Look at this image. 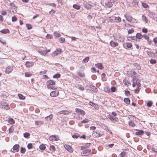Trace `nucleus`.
I'll use <instances>...</instances> for the list:
<instances>
[{"instance_id":"51","label":"nucleus","mask_w":157,"mask_h":157,"mask_svg":"<svg viewBox=\"0 0 157 157\" xmlns=\"http://www.w3.org/2000/svg\"><path fill=\"white\" fill-rule=\"evenodd\" d=\"M129 124L130 126L132 127H134L135 126V124L132 121H131L129 123Z\"/></svg>"},{"instance_id":"30","label":"nucleus","mask_w":157,"mask_h":157,"mask_svg":"<svg viewBox=\"0 0 157 157\" xmlns=\"http://www.w3.org/2000/svg\"><path fill=\"white\" fill-rule=\"evenodd\" d=\"M8 122L10 124H13L15 123L14 120L12 118H10L8 121Z\"/></svg>"},{"instance_id":"4","label":"nucleus","mask_w":157,"mask_h":157,"mask_svg":"<svg viewBox=\"0 0 157 157\" xmlns=\"http://www.w3.org/2000/svg\"><path fill=\"white\" fill-rule=\"evenodd\" d=\"M86 88L87 90H92L94 92H96L97 91V88H96L91 85L86 86Z\"/></svg>"},{"instance_id":"36","label":"nucleus","mask_w":157,"mask_h":157,"mask_svg":"<svg viewBox=\"0 0 157 157\" xmlns=\"http://www.w3.org/2000/svg\"><path fill=\"white\" fill-rule=\"evenodd\" d=\"M134 67H135L138 70H140L141 69V67L140 65L137 63H135L134 65Z\"/></svg>"},{"instance_id":"16","label":"nucleus","mask_w":157,"mask_h":157,"mask_svg":"<svg viewBox=\"0 0 157 157\" xmlns=\"http://www.w3.org/2000/svg\"><path fill=\"white\" fill-rule=\"evenodd\" d=\"M13 69V67H8L6 68L5 72L6 73L9 74L11 72Z\"/></svg>"},{"instance_id":"33","label":"nucleus","mask_w":157,"mask_h":157,"mask_svg":"<svg viewBox=\"0 0 157 157\" xmlns=\"http://www.w3.org/2000/svg\"><path fill=\"white\" fill-rule=\"evenodd\" d=\"M38 52L42 55L45 56L46 55L45 52L44 51H42L41 50H39Z\"/></svg>"},{"instance_id":"12","label":"nucleus","mask_w":157,"mask_h":157,"mask_svg":"<svg viewBox=\"0 0 157 157\" xmlns=\"http://www.w3.org/2000/svg\"><path fill=\"white\" fill-rule=\"evenodd\" d=\"M89 104L90 105L92 106L97 109H98L99 108V107L97 104H95L92 102H90Z\"/></svg>"},{"instance_id":"42","label":"nucleus","mask_w":157,"mask_h":157,"mask_svg":"<svg viewBox=\"0 0 157 157\" xmlns=\"http://www.w3.org/2000/svg\"><path fill=\"white\" fill-rule=\"evenodd\" d=\"M30 136L29 133L26 132L24 134V136L25 138H28Z\"/></svg>"},{"instance_id":"6","label":"nucleus","mask_w":157,"mask_h":157,"mask_svg":"<svg viewBox=\"0 0 157 157\" xmlns=\"http://www.w3.org/2000/svg\"><path fill=\"white\" fill-rule=\"evenodd\" d=\"M19 145L16 144L14 146L11 151L12 152H17L19 151Z\"/></svg>"},{"instance_id":"60","label":"nucleus","mask_w":157,"mask_h":157,"mask_svg":"<svg viewBox=\"0 0 157 157\" xmlns=\"http://www.w3.org/2000/svg\"><path fill=\"white\" fill-rule=\"evenodd\" d=\"M125 154H126L125 152L124 151H123V152H122L120 154L121 157H124V155H125Z\"/></svg>"},{"instance_id":"13","label":"nucleus","mask_w":157,"mask_h":157,"mask_svg":"<svg viewBox=\"0 0 157 157\" xmlns=\"http://www.w3.org/2000/svg\"><path fill=\"white\" fill-rule=\"evenodd\" d=\"M83 4L84 7L87 9H90L91 7V5L86 2H84Z\"/></svg>"},{"instance_id":"8","label":"nucleus","mask_w":157,"mask_h":157,"mask_svg":"<svg viewBox=\"0 0 157 157\" xmlns=\"http://www.w3.org/2000/svg\"><path fill=\"white\" fill-rule=\"evenodd\" d=\"M49 140L50 141H58L59 140L58 137H57L56 135L51 136L49 138Z\"/></svg>"},{"instance_id":"20","label":"nucleus","mask_w":157,"mask_h":157,"mask_svg":"<svg viewBox=\"0 0 157 157\" xmlns=\"http://www.w3.org/2000/svg\"><path fill=\"white\" fill-rule=\"evenodd\" d=\"M0 32L3 34L10 33V31L8 29H4L0 31Z\"/></svg>"},{"instance_id":"10","label":"nucleus","mask_w":157,"mask_h":157,"mask_svg":"<svg viewBox=\"0 0 157 157\" xmlns=\"http://www.w3.org/2000/svg\"><path fill=\"white\" fill-rule=\"evenodd\" d=\"M75 112H76L77 113H80L82 115H84L85 114V112L80 109L76 108L75 109Z\"/></svg>"},{"instance_id":"47","label":"nucleus","mask_w":157,"mask_h":157,"mask_svg":"<svg viewBox=\"0 0 157 157\" xmlns=\"http://www.w3.org/2000/svg\"><path fill=\"white\" fill-rule=\"evenodd\" d=\"M115 20H116V22H120L121 21V18L119 17H116Z\"/></svg>"},{"instance_id":"26","label":"nucleus","mask_w":157,"mask_h":157,"mask_svg":"<svg viewBox=\"0 0 157 157\" xmlns=\"http://www.w3.org/2000/svg\"><path fill=\"white\" fill-rule=\"evenodd\" d=\"M89 60V58L88 57H86L83 59L82 61L83 63H86Z\"/></svg>"},{"instance_id":"35","label":"nucleus","mask_w":157,"mask_h":157,"mask_svg":"<svg viewBox=\"0 0 157 157\" xmlns=\"http://www.w3.org/2000/svg\"><path fill=\"white\" fill-rule=\"evenodd\" d=\"M32 74L29 72H27L25 73V76L26 77H29L31 76Z\"/></svg>"},{"instance_id":"24","label":"nucleus","mask_w":157,"mask_h":157,"mask_svg":"<svg viewBox=\"0 0 157 157\" xmlns=\"http://www.w3.org/2000/svg\"><path fill=\"white\" fill-rule=\"evenodd\" d=\"M73 7L77 10H79L80 9L81 6H80L77 4H74L73 6Z\"/></svg>"},{"instance_id":"50","label":"nucleus","mask_w":157,"mask_h":157,"mask_svg":"<svg viewBox=\"0 0 157 157\" xmlns=\"http://www.w3.org/2000/svg\"><path fill=\"white\" fill-rule=\"evenodd\" d=\"M126 45L127 47L128 48H130L132 46V44L131 43H127L126 44Z\"/></svg>"},{"instance_id":"55","label":"nucleus","mask_w":157,"mask_h":157,"mask_svg":"<svg viewBox=\"0 0 157 157\" xmlns=\"http://www.w3.org/2000/svg\"><path fill=\"white\" fill-rule=\"evenodd\" d=\"M112 92H115L116 90V88L114 86H112L111 88Z\"/></svg>"},{"instance_id":"59","label":"nucleus","mask_w":157,"mask_h":157,"mask_svg":"<svg viewBox=\"0 0 157 157\" xmlns=\"http://www.w3.org/2000/svg\"><path fill=\"white\" fill-rule=\"evenodd\" d=\"M148 55L150 57H151L152 56H153V54H153L151 52H147Z\"/></svg>"},{"instance_id":"43","label":"nucleus","mask_w":157,"mask_h":157,"mask_svg":"<svg viewBox=\"0 0 157 157\" xmlns=\"http://www.w3.org/2000/svg\"><path fill=\"white\" fill-rule=\"evenodd\" d=\"M60 34L59 33H57V32H55L54 33V36L57 37H59L60 36Z\"/></svg>"},{"instance_id":"1","label":"nucleus","mask_w":157,"mask_h":157,"mask_svg":"<svg viewBox=\"0 0 157 157\" xmlns=\"http://www.w3.org/2000/svg\"><path fill=\"white\" fill-rule=\"evenodd\" d=\"M132 81L133 82V87H135L136 86H137V89L135 90V92L137 93H138L140 90V87L141 86V84H140V80L137 79L135 76H134L133 77Z\"/></svg>"},{"instance_id":"15","label":"nucleus","mask_w":157,"mask_h":157,"mask_svg":"<svg viewBox=\"0 0 157 157\" xmlns=\"http://www.w3.org/2000/svg\"><path fill=\"white\" fill-rule=\"evenodd\" d=\"M53 117V116L52 114H51L50 115L46 117L45 119V120L47 121L50 122L51 121V120Z\"/></svg>"},{"instance_id":"63","label":"nucleus","mask_w":157,"mask_h":157,"mask_svg":"<svg viewBox=\"0 0 157 157\" xmlns=\"http://www.w3.org/2000/svg\"><path fill=\"white\" fill-rule=\"evenodd\" d=\"M124 40V37L123 36L121 37L120 39H118L119 41L123 42Z\"/></svg>"},{"instance_id":"31","label":"nucleus","mask_w":157,"mask_h":157,"mask_svg":"<svg viewBox=\"0 0 157 157\" xmlns=\"http://www.w3.org/2000/svg\"><path fill=\"white\" fill-rule=\"evenodd\" d=\"M104 90L105 92L109 93L110 92V89L109 87H107L104 88Z\"/></svg>"},{"instance_id":"44","label":"nucleus","mask_w":157,"mask_h":157,"mask_svg":"<svg viewBox=\"0 0 157 157\" xmlns=\"http://www.w3.org/2000/svg\"><path fill=\"white\" fill-rule=\"evenodd\" d=\"M35 124L37 125H41L43 124V122L41 121L35 122Z\"/></svg>"},{"instance_id":"41","label":"nucleus","mask_w":157,"mask_h":157,"mask_svg":"<svg viewBox=\"0 0 157 157\" xmlns=\"http://www.w3.org/2000/svg\"><path fill=\"white\" fill-rule=\"evenodd\" d=\"M93 135L96 137H99L101 136L100 134L97 133V132H94L93 133Z\"/></svg>"},{"instance_id":"19","label":"nucleus","mask_w":157,"mask_h":157,"mask_svg":"<svg viewBox=\"0 0 157 157\" xmlns=\"http://www.w3.org/2000/svg\"><path fill=\"white\" fill-rule=\"evenodd\" d=\"M138 131L136 132V134L137 135H142L144 133V131L142 130H138Z\"/></svg>"},{"instance_id":"7","label":"nucleus","mask_w":157,"mask_h":157,"mask_svg":"<svg viewBox=\"0 0 157 157\" xmlns=\"http://www.w3.org/2000/svg\"><path fill=\"white\" fill-rule=\"evenodd\" d=\"M91 151V150L86 149L84 150L82 152V154L83 156H88L89 155L90 152Z\"/></svg>"},{"instance_id":"64","label":"nucleus","mask_w":157,"mask_h":157,"mask_svg":"<svg viewBox=\"0 0 157 157\" xmlns=\"http://www.w3.org/2000/svg\"><path fill=\"white\" fill-rule=\"evenodd\" d=\"M150 62L151 63L155 64L156 63V60L151 59L150 60Z\"/></svg>"},{"instance_id":"54","label":"nucleus","mask_w":157,"mask_h":157,"mask_svg":"<svg viewBox=\"0 0 157 157\" xmlns=\"http://www.w3.org/2000/svg\"><path fill=\"white\" fill-rule=\"evenodd\" d=\"M125 94L127 96H129L130 95V92L128 91H125Z\"/></svg>"},{"instance_id":"14","label":"nucleus","mask_w":157,"mask_h":157,"mask_svg":"<svg viewBox=\"0 0 157 157\" xmlns=\"http://www.w3.org/2000/svg\"><path fill=\"white\" fill-rule=\"evenodd\" d=\"M143 37V36L140 33H137L136 35V40L139 41L140 40L142 39Z\"/></svg>"},{"instance_id":"34","label":"nucleus","mask_w":157,"mask_h":157,"mask_svg":"<svg viewBox=\"0 0 157 157\" xmlns=\"http://www.w3.org/2000/svg\"><path fill=\"white\" fill-rule=\"evenodd\" d=\"M142 5L143 7L145 8H147L149 7L148 5L146 3L142 2Z\"/></svg>"},{"instance_id":"22","label":"nucleus","mask_w":157,"mask_h":157,"mask_svg":"<svg viewBox=\"0 0 157 157\" xmlns=\"http://www.w3.org/2000/svg\"><path fill=\"white\" fill-rule=\"evenodd\" d=\"M61 49H59V50H57V51H55L53 53V54L55 55V56H56L58 54H60L61 53Z\"/></svg>"},{"instance_id":"29","label":"nucleus","mask_w":157,"mask_h":157,"mask_svg":"<svg viewBox=\"0 0 157 157\" xmlns=\"http://www.w3.org/2000/svg\"><path fill=\"white\" fill-rule=\"evenodd\" d=\"M77 74L80 77H84L85 76V74L84 73H82L79 71L77 72Z\"/></svg>"},{"instance_id":"45","label":"nucleus","mask_w":157,"mask_h":157,"mask_svg":"<svg viewBox=\"0 0 157 157\" xmlns=\"http://www.w3.org/2000/svg\"><path fill=\"white\" fill-rule=\"evenodd\" d=\"M26 151V150L25 148H23L22 147H21V152L22 153H24Z\"/></svg>"},{"instance_id":"3","label":"nucleus","mask_w":157,"mask_h":157,"mask_svg":"<svg viewBox=\"0 0 157 157\" xmlns=\"http://www.w3.org/2000/svg\"><path fill=\"white\" fill-rule=\"evenodd\" d=\"M113 0H107L105 2V6L108 8H110L113 6Z\"/></svg>"},{"instance_id":"56","label":"nucleus","mask_w":157,"mask_h":157,"mask_svg":"<svg viewBox=\"0 0 157 157\" xmlns=\"http://www.w3.org/2000/svg\"><path fill=\"white\" fill-rule=\"evenodd\" d=\"M55 11L54 10H52L51 11H50L49 13L51 15H53L55 13Z\"/></svg>"},{"instance_id":"37","label":"nucleus","mask_w":157,"mask_h":157,"mask_svg":"<svg viewBox=\"0 0 157 157\" xmlns=\"http://www.w3.org/2000/svg\"><path fill=\"white\" fill-rule=\"evenodd\" d=\"M40 148L41 150H43L45 148V146L44 144H41L39 147Z\"/></svg>"},{"instance_id":"21","label":"nucleus","mask_w":157,"mask_h":157,"mask_svg":"<svg viewBox=\"0 0 157 157\" xmlns=\"http://www.w3.org/2000/svg\"><path fill=\"white\" fill-rule=\"evenodd\" d=\"M96 66H97L98 67L99 69H100L101 70L103 69L104 68V67L102 66V65L101 63H98L97 64H95Z\"/></svg>"},{"instance_id":"46","label":"nucleus","mask_w":157,"mask_h":157,"mask_svg":"<svg viewBox=\"0 0 157 157\" xmlns=\"http://www.w3.org/2000/svg\"><path fill=\"white\" fill-rule=\"evenodd\" d=\"M33 144L31 143L27 145V147L29 149H31L33 147Z\"/></svg>"},{"instance_id":"27","label":"nucleus","mask_w":157,"mask_h":157,"mask_svg":"<svg viewBox=\"0 0 157 157\" xmlns=\"http://www.w3.org/2000/svg\"><path fill=\"white\" fill-rule=\"evenodd\" d=\"M18 95L19 98L21 99L24 100L25 98V97L23 96L21 94H18Z\"/></svg>"},{"instance_id":"23","label":"nucleus","mask_w":157,"mask_h":157,"mask_svg":"<svg viewBox=\"0 0 157 157\" xmlns=\"http://www.w3.org/2000/svg\"><path fill=\"white\" fill-rule=\"evenodd\" d=\"M25 65L27 67H31L33 65V63L31 62H27L25 64Z\"/></svg>"},{"instance_id":"49","label":"nucleus","mask_w":157,"mask_h":157,"mask_svg":"<svg viewBox=\"0 0 157 157\" xmlns=\"http://www.w3.org/2000/svg\"><path fill=\"white\" fill-rule=\"evenodd\" d=\"M50 150L53 151H55V148L54 146L53 145H51L50 146Z\"/></svg>"},{"instance_id":"62","label":"nucleus","mask_w":157,"mask_h":157,"mask_svg":"<svg viewBox=\"0 0 157 157\" xmlns=\"http://www.w3.org/2000/svg\"><path fill=\"white\" fill-rule=\"evenodd\" d=\"M17 20V18L15 16H14L12 17V21L13 22H14V21H16Z\"/></svg>"},{"instance_id":"48","label":"nucleus","mask_w":157,"mask_h":157,"mask_svg":"<svg viewBox=\"0 0 157 157\" xmlns=\"http://www.w3.org/2000/svg\"><path fill=\"white\" fill-rule=\"evenodd\" d=\"M89 121V120L87 119H85V120L82 121L81 122L82 123H88Z\"/></svg>"},{"instance_id":"57","label":"nucleus","mask_w":157,"mask_h":157,"mask_svg":"<svg viewBox=\"0 0 157 157\" xmlns=\"http://www.w3.org/2000/svg\"><path fill=\"white\" fill-rule=\"evenodd\" d=\"M26 27L28 29H30L32 28V26L31 25H29V24H27Z\"/></svg>"},{"instance_id":"5","label":"nucleus","mask_w":157,"mask_h":157,"mask_svg":"<svg viewBox=\"0 0 157 157\" xmlns=\"http://www.w3.org/2000/svg\"><path fill=\"white\" fill-rule=\"evenodd\" d=\"M10 6H11V9L13 13H15L17 12V7L14 4L11 3Z\"/></svg>"},{"instance_id":"17","label":"nucleus","mask_w":157,"mask_h":157,"mask_svg":"<svg viewBox=\"0 0 157 157\" xmlns=\"http://www.w3.org/2000/svg\"><path fill=\"white\" fill-rule=\"evenodd\" d=\"M65 147L68 151L70 152H72L73 151V149L71 146L69 145H66Z\"/></svg>"},{"instance_id":"40","label":"nucleus","mask_w":157,"mask_h":157,"mask_svg":"<svg viewBox=\"0 0 157 157\" xmlns=\"http://www.w3.org/2000/svg\"><path fill=\"white\" fill-rule=\"evenodd\" d=\"M46 37L48 39H51L52 38L53 36L51 34H48L46 35Z\"/></svg>"},{"instance_id":"9","label":"nucleus","mask_w":157,"mask_h":157,"mask_svg":"<svg viewBox=\"0 0 157 157\" xmlns=\"http://www.w3.org/2000/svg\"><path fill=\"white\" fill-rule=\"evenodd\" d=\"M59 94V92L57 90H54L51 92L50 93V95L51 97H55L57 96Z\"/></svg>"},{"instance_id":"25","label":"nucleus","mask_w":157,"mask_h":157,"mask_svg":"<svg viewBox=\"0 0 157 157\" xmlns=\"http://www.w3.org/2000/svg\"><path fill=\"white\" fill-rule=\"evenodd\" d=\"M142 20L143 21L145 22L146 23H147L148 22V20L147 19L146 17L144 15H143L142 16Z\"/></svg>"},{"instance_id":"11","label":"nucleus","mask_w":157,"mask_h":157,"mask_svg":"<svg viewBox=\"0 0 157 157\" xmlns=\"http://www.w3.org/2000/svg\"><path fill=\"white\" fill-rule=\"evenodd\" d=\"M124 17L129 22H131L132 21V17L130 16L129 15L125 14L124 15Z\"/></svg>"},{"instance_id":"2","label":"nucleus","mask_w":157,"mask_h":157,"mask_svg":"<svg viewBox=\"0 0 157 157\" xmlns=\"http://www.w3.org/2000/svg\"><path fill=\"white\" fill-rule=\"evenodd\" d=\"M47 87L48 89L55 90L57 89V87L54 86L56 83L55 81L53 80H49L47 82Z\"/></svg>"},{"instance_id":"38","label":"nucleus","mask_w":157,"mask_h":157,"mask_svg":"<svg viewBox=\"0 0 157 157\" xmlns=\"http://www.w3.org/2000/svg\"><path fill=\"white\" fill-rule=\"evenodd\" d=\"M60 75L59 73H58L54 75L53 76V78H60Z\"/></svg>"},{"instance_id":"53","label":"nucleus","mask_w":157,"mask_h":157,"mask_svg":"<svg viewBox=\"0 0 157 157\" xmlns=\"http://www.w3.org/2000/svg\"><path fill=\"white\" fill-rule=\"evenodd\" d=\"M73 116L75 117V118H76L77 119H80V117L79 116H78H78H77V114H76V113H73Z\"/></svg>"},{"instance_id":"28","label":"nucleus","mask_w":157,"mask_h":157,"mask_svg":"<svg viewBox=\"0 0 157 157\" xmlns=\"http://www.w3.org/2000/svg\"><path fill=\"white\" fill-rule=\"evenodd\" d=\"M124 101L127 104H129L130 103V100L128 98H125Z\"/></svg>"},{"instance_id":"18","label":"nucleus","mask_w":157,"mask_h":157,"mask_svg":"<svg viewBox=\"0 0 157 157\" xmlns=\"http://www.w3.org/2000/svg\"><path fill=\"white\" fill-rule=\"evenodd\" d=\"M111 46L113 47H116L118 45V43L116 42H114L112 41L110 42V43Z\"/></svg>"},{"instance_id":"32","label":"nucleus","mask_w":157,"mask_h":157,"mask_svg":"<svg viewBox=\"0 0 157 157\" xmlns=\"http://www.w3.org/2000/svg\"><path fill=\"white\" fill-rule=\"evenodd\" d=\"M14 129L13 126H12L9 129V133H12L14 131Z\"/></svg>"},{"instance_id":"52","label":"nucleus","mask_w":157,"mask_h":157,"mask_svg":"<svg viewBox=\"0 0 157 157\" xmlns=\"http://www.w3.org/2000/svg\"><path fill=\"white\" fill-rule=\"evenodd\" d=\"M59 40L61 43H64L65 41V39L63 37L60 38L59 39Z\"/></svg>"},{"instance_id":"39","label":"nucleus","mask_w":157,"mask_h":157,"mask_svg":"<svg viewBox=\"0 0 157 157\" xmlns=\"http://www.w3.org/2000/svg\"><path fill=\"white\" fill-rule=\"evenodd\" d=\"M152 104L153 103L151 101H149L147 103V105L149 107H150L152 106Z\"/></svg>"},{"instance_id":"58","label":"nucleus","mask_w":157,"mask_h":157,"mask_svg":"<svg viewBox=\"0 0 157 157\" xmlns=\"http://www.w3.org/2000/svg\"><path fill=\"white\" fill-rule=\"evenodd\" d=\"M118 119L117 117L114 116V117L113 118V122H117L118 121Z\"/></svg>"},{"instance_id":"61","label":"nucleus","mask_w":157,"mask_h":157,"mask_svg":"<svg viewBox=\"0 0 157 157\" xmlns=\"http://www.w3.org/2000/svg\"><path fill=\"white\" fill-rule=\"evenodd\" d=\"M132 37V38L133 40V42H135V41H137V40H136V36H131Z\"/></svg>"}]
</instances>
